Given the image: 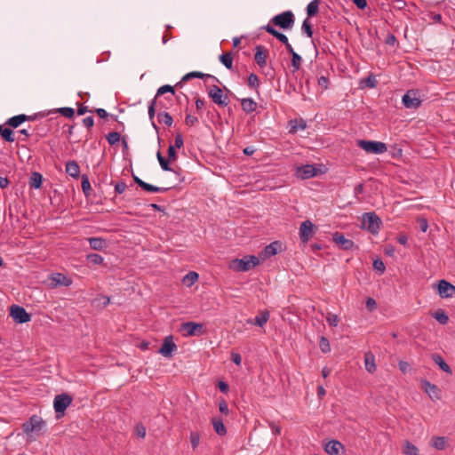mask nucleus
Returning a JSON list of instances; mask_svg holds the SVG:
<instances>
[{
	"mask_svg": "<svg viewBox=\"0 0 455 455\" xmlns=\"http://www.w3.org/2000/svg\"><path fill=\"white\" fill-rule=\"evenodd\" d=\"M167 92H170L172 96L175 94V90H174V87L172 86V85H169V84H165V85H163L161 86L157 92H156V95L155 98L158 99L160 96L167 93Z\"/></svg>",
	"mask_w": 455,
	"mask_h": 455,
	"instance_id": "43",
	"label": "nucleus"
},
{
	"mask_svg": "<svg viewBox=\"0 0 455 455\" xmlns=\"http://www.w3.org/2000/svg\"><path fill=\"white\" fill-rule=\"evenodd\" d=\"M447 444V440L443 436H433L431 439V445L437 450L445 449Z\"/></svg>",
	"mask_w": 455,
	"mask_h": 455,
	"instance_id": "32",
	"label": "nucleus"
},
{
	"mask_svg": "<svg viewBox=\"0 0 455 455\" xmlns=\"http://www.w3.org/2000/svg\"><path fill=\"white\" fill-rule=\"evenodd\" d=\"M241 106L243 110L246 113H251L257 108V103L250 98L243 99L241 100Z\"/></svg>",
	"mask_w": 455,
	"mask_h": 455,
	"instance_id": "27",
	"label": "nucleus"
},
{
	"mask_svg": "<svg viewBox=\"0 0 455 455\" xmlns=\"http://www.w3.org/2000/svg\"><path fill=\"white\" fill-rule=\"evenodd\" d=\"M120 138L121 136L117 132H111L106 136V139L110 145H115L120 140Z\"/></svg>",
	"mask_w": 455,
	"mask_h": 455,
	"instance_id": "51",
	"label": "nucleus"
},
{
	"mask_svg": "<svg viewBox=\"0 0 455 455\" xmlns=\"http://www.w3.org/2000/svg\"><path fill=\"white\" fill-rule=\"evenodd\" d=\"M135 432L136 435L140 438H144L146 436V427L142 424L136 425Z\"/></svg>",
	"mask_w": 455,
	"mask_h": 455,
	"instance_id": "56",
	"label": "nucleus"
},
{
	"mask_svg": "<svg viewBox=\"0 0 455 455\" xmlns=\"http://www.w3.org/2000/svg\"><path fill=\"white\" fill-rule=\"evenodd\" d=\"M357 146L365 152L371 154H383L387 150V145L380 141L360 140L357 141Z\"/></svg>",
	"mask_w": 455,
	"mask_h": 455,
	"instance_id": "4",
	"label": "nucleus"
},
{
	"mask_svg": "<svg viewBox=\"0 0 455 455\" xmlns=\"http://www.w3.org/2000/svg\"><path fill=\"white\" fill-rule=\"evenodd\" d=\"M326 322L329 323L330 326L336 327L339 324V316L335 314L328 313L326 315Z\"/></svg>",
	"mask_w": 455,
	"mask_h": 455,
	"instance_id": "52",
	"label": "nucleus"
},
{
	"mask_svg": "<svg viewBox=\"0 0 455 455\" xmlns=\"http://www.w3.org/2000/svg\"><path fill=\"white\" fill-rule=\"evenodd\" d=\"M290 126H291V132H296L299 130H304L306 128V123L304 120H291L290 121Z\"/></svg>",
	"mask_w": 455,
	"mask_h": 455,
	"instance_id": "39",
	"label": "nucleus"
},
{
	"mask_svg": "<svg viewBox=\"0 0 455 455\" xmlns=\"http://www.w3.org/2000/svg\"><path fill=\"white\" fill-rule=\"evenodd\" d=\"M291 54V66L293 68V72L299 69L301 63H302V58L300 55H299L297 52H294L292 49L291 52H288Z\"/></svg>",
	"mask_w": 455,
	"mask_h": 455,
	"instance_id": "38",
	"label": "nucleus"
},
{
	"mask_svg": "<svg viewBox=\"0 0 455 455\" xmlns=\"http://www.w3.org/2000/svg\"><path fill=\"white\" fill-rule=\"evenodd\" d=\"M81 186H82V189H83V192L85 195V196H89L92 188H91V183H90V180H89V178L87 175L82 176Z\"/></svg>",
	"mask_w": 455,
	"mask_h": 455,
	"instance_id": "46",
	"label": "nucleus"
},
{
	"mask_svg": "<svg viewBox=\"0 0 455 455\" xmlns=\"http://www.w3.org/2000/svg\"><path fill=\"white\" fill-rule=\"evenodd\" d=\"M373 267L375 270L383 273L385 271V265L383 261L379 259H377L373 261Z\"/></svg>",
	"mask_w": 455,
	"mask_h": 455,
	"instance_id": "57",
	"label": "nucleus"
},
{
	"mask_svg": "<svg viewBox=\"0 0 455 455\" xmlns=\"http://www.w3.org/2000/svg\"><path fill=\"white\" fill-rule=\"evenodd\" d=\"M168 157L170 161H174L177 159V153L175 151V148L172 145H170L168 148Z\"/></svg>",
	"mask_w": 455,
	"mask_h": 455,
	"instance_id": "62",
	"label": "nucleus"
},
{
	"mask_svg": "<svg viewBox=\"0 0 455 455\" xmlns=\"http://www.w3.org/2000/svg\"><path fill=\"white\" fill-rule=\"evenodd\" d=\"M317 83L320 87H322L323 90H326L329 85V79L326 76H322L318 78Z\"/></svg>",
	"mask_w": 455,
	"mask_h": 455,
	"instance_id": "59",
	"label": "nucleus"
},
{
	"mask_svg": "<svg viewBox=\"0 0 455 455\" xmlns=\"http://www.w3.org/2000/svg\"><path fill=\"white\" fill-rule=\"evenodd\" d=\"M269 319V313L268 311H263L257 316H255L253 322L249 321V323H253L255 325H258L259 327H262L267 323V322Z\"/></svg>",
	"mask_w": 455,
	"mask_h": 455,
	"instance_id": "31",
	"label": "nucleus"
},
{
	"mask_svg": "<svg viewBox=\"0 0 455 455\" xmlns=\"http://www.w3.org/2000/svg\"><path fill=\"white\" fill-rule=\"evenodd\" d=\"M431 357L432 360L440 367L441 370H443L444 372L448 374L452 373L451 367L449 366L448 363H445L441 355L433 354Z\"/></svg>",
	"mask_w": 455,
	"mask_h": 455,
	"instance_id": "24",
	"label": "nucleus"
},
{
	"mask_svg": "<svg viewBox=\"0 0 455 455\" xmlns=\"http://www.w3.org/2000/svg\"><path fill=\"white\" fill-rule=\"evenodd\" d=\"M268 57V50L262 45L256 47L255 61L260 67L264 68L267 66V59Z\"/></svg>",
	"mask_w": 455,
	"mask_h": 455,
	"instance_id": "18",
	"label": "nucleus"
},
{
	"mask_svg": "<svg viewBox=\"0 0 455 455\" xmlns=\"http://www.w3.org/2000/svg\"><path fill=\"white\" fill-rule=\"evenodd\" d=\"M248 85L251 88H258L259 85V77L254 73H251L248 77Z\"/></svg>",
	"mask_w": 455,
	"mask_h": 455,
	"instance_id": "55",
	"label": "nucleus"
},
{
	"mask_svg": "<svg viewBox=\"0 0 455 455\" xmlns=\"http://www.w3.org/2000/svg\"><path fill=\"white\" fill-rule=\"evenodd\" d=\"M44 427V421L38 416L33 415L29 421L23 424V430L28 434L30 432H38Z\"/></svg>",
	"mask_w": 455,
	"mask_h": 455,
	"instance_id": "11",
	"label": "nucleus"
},
{
	"mask_svg": "<svg viewBox=\"0 0 455 455\" xmlns=\"http://www.w3.org/2000/svg\"><path fill=\"white\" fill-rule=\"evenodd\" d=\"M299 173L302 179H309L316 174L315 168L311 164H307L299 169Z\"/></svg>",
	"mask_w": 455,
	"mask_h": 455,
	"instance_id": "25",
	"label": "nucleus"
},
{
	"mask_svg": "<svg viewBox=\"0 0 455 455\" xmlns=\"http://www.w3.org/2000/svg\"><path fill=\"white\" fill-rule=\"evenodd\" d=\"M332 240L342 250H350L354 247V242L346 238L341 233L335 232L332 235Z\"/></svg>",
	"mask_w": 455,
	"mask_h": 455,
	"instance_id": "17",
	"label": "nucleus"
},
{
	"mask_svg": "<svg viewBox=\"0 0 455 455\" xmlns=\"http://www.w3.org/2000/svg\"><path fill=\"white\" fill-rule=\"evenodd\" d=\"M403 452L406 455H418L419 449L411 442L405 441L403 447Z\"/></svg>",
	"mask_w": 455,
	"mask_h": 455,
	"instance_id": "34",
	"label": "nucleus"
},
{
	"mask_svg": "<svg viewBox=\"0 0 455 455\" xmlns=\"http://www.w3.org/2000/svg\"><path fill=\"white\" fill-rule=\"evenodd\" d=\"M177 350V346L173 342V337L172 335L166 336L164 339L163 345L158 350V353L163 356L170 358L172 354Z\"/></svg>",
	"mask_w": 455,
	"mask_h": 455,
	"instance_id": "10",
	"label": "nucleus"
},
{
	"mask_svg": "<svg viewBox=\"0 0 455 455\" xmlns=\"http://www.w3.org/2000/svg\"><path fill=\"white\" fill-rule=\"evenodd\" d=\"M157 159L163 170L172 171L169 165V162L161 155L160 152H157Z\"/></svg>",
	"mask_w": 455,
	"mask_h": 455,
	"instance_id": "54",
	"label": "nucleus"
},
{
	"mask_svg": "<svg viewBox=\"0 0 455 455\" xmlns=\"http://www.w3.org/2000/svg\"><path fill=\"white\" fill-rule=\"evenodd\" d=\"M280 249H281V243L277 241L273 242L265 247V249H264L265 256L272 257V256L275 255Z\"/></svg>",
	"mask_w": 455,
	"mask_h": 455,
	"instance_id": "28",
	"label": "nucleus"
},
{
	"mask_svg": "<svg viewBox=\"0 0 455 455\" xmlns=\"http://www.w3.org/2000/svg\"><path fill=\"white\" fill-rule=\"evenodd\" d=\"M421 384L424 391L432 400L441 399V390L436 385H434L426 379L421 380Z\"/></svg>",
	"mask_w": 455,
	"mask_h": 455,
	"instance_id": "16",
	"label": "nucleus"
},
{
	"mask_svg": "<svg viewBox=\"0 0 455 455\" xmlns=\"http://www.w3.org/2000/svg\"><path fill=\"white\" fill-rule=\"evenodd\" d=\"M315 227L310 220H305L300 224L299 238L302 243H307L313 236Z\"/></svg>",
	"mask_w": 455,
	"mask_h": 455,
	"instance_id": "13",
	"label": "nucleus"
},
{
	"mask_svg": "<svg viewBox=\"0 0 455 455\" xmlns=\"http://www.w3.org/2000/svg\"><path fill=\"white\" fill-rule=\"evenodd\" d=\"M301 30L304 34L307 35L308 37L313 36V28L312 24L308 18L305 19L302 22Z\"/></svg>",
	"mask_w": 455,
	"mask_h": 455,
	"instance_id": "42",
	"label": "nucleus"
},
{
	"mask_svg": "<svg viewBox=\"0 0 455 455\" xmlns=\"http://www.w3.org/2000/svg\"><path fill=\"white\" fill-rule=\"evenodd\" d=\"M212 423L213 425L215 432L219 435H225L227 434V429L220 418H213Z\"/></svg>",
	"mask_w": 455,
	"mask_h": 455,
	"instance_id": "30",
	"label": "nucleus"
},
{
	"mask_svg": "<svg viewBox=\"0 0 455 455\" xmlns=\"http://www.w3.org/2000/svg\"><path fill=\"white\" fill-rule=\"evenodd\" d=\"M181 330L185 331L184 336H200L206 332V330L203 323L195 322H187L181 324Z\"/></svg>",
	"mask_w": 455,
	"mask_h": 455,
	"instance_id": "6",
	"label": "nucleus"
},
{
	"mask_svg": "<svg viewBox=\"0 0 455 455\" xmlns=\"http://www.w3.org/2000/svg\"><path fill=\"white\" fill-rule=\"evenodd\" d=\"M380 225L381 220L374 212H366L363 215L362 227L371 234H378Z\"/></svg>",
	"mask_w": 455,
	"mask_h": 455,
	"instance_id": "3",
	"label": "nucleus"
},
{
	"mask_svg": "<svg viewBox=\"0 0 455 455\" xmlns=\"http://www.w3.org/2000/svg\"><path fill=\"white\" fill-rule=\"evenodd\" d=\"M185 123L189 126H194L198 123V118L191 115H187Z\"/></svg>",
	"mask_w": 455,
	"mask_h": 455,
	"instance_id": "58",
	"label": "nucleus"
},
{
	"mask_svg": "<svg viewBox=\"0 0 455 455\" xmlns=\"http://www.w3.org/2000/svg\"><path fill=\"white\" fill-rule=\"evenodd\" d=\"M72 284V280L67 277L62 273H52L47 279V285L51 289L57 288L58 286L68 287Z\"/></svg>",
	"mask_w": 455,
	"mask_h": 455,
	"instance_id": "5",
	"label": "nucleus"
},
{
	"mask_svg": "<svg viewBox=\"0 0 455 455\" xmlns=\"http://www.w3.org/2000/svg\"><path fill=\"white\" fill-rule=\"evenodd\" d=\"M352 2L356 5V7L360 10H365L367 7V0H352Z\"/></svg>",
	"mask_w": 455,
	"mask_h": 455,
	"instance_id": "63",
	"label": "nucleus"
},
{
	"mask_svg": "<svg viewBox=\"0 0 455 455\" xmlns=\"http://www.w3.org/2000/svg\"><path fill=\"white\" fill-rule=\"evenodd\" d=\"M319 12V2L318 0L311 1L307 6V14L308 17L316 15Z\"/></svg>",
	"mask_w": 455,
	"mask_h": 455,
	"instance_id": "36",
	"label": "nucleus"
},
{
	"mask_svg": "<svg viewBox=\"0 0 455 455\" xmlns=\"http://www.w3.org/2000/svg\"><path fill=\"white\" fill-rule=\"evenodd\" d=\"M376 301L375 299H373L372 298H368L366 299V307L370 310V311H372L373 309L376 308Z\"/></svg>",
	"mask_w": 455,
	"mask_h": 455,
	"instance_id": "64",
	"label": "nucleus"
},
{
	"mask_svg": "<svg viewBox=\"0 0 455 455\" xmlns=\"http://www.w3.org/2000/svg\"><path fill=\"white\" fill-rule=\"evenodd\" d=\"M189 439L193 450H196L200 443V434L198 432L192 431L190 433Z\"/></svg>",
	"mask_w": 455,
	"mask_h": 455,
	"instance_id": "48",
	"label": "nucleus"
},
{
	"mask_svg": "<svg viewBox=\"0 0 455 455\" xmlns=\"http://www.w3.org/2000/svg\"><path fill=\"white\" fill-rule=\"evenodd\" d=\"M11 316L18 323H27L30 321L31 318L30 315L25 310V308L18 305H12L11 307Z\"/></svg>",
	"mask_w": 455,
	"mask_h": 455,
	"instance_id": "9",
	"label": "nucleus"
},
{
	"mask_svg": "<svg viewBox=\"0 0 455 455\" xmlns=\"http://www.w3.org/2000/svg\"><path fill=\"white\" fill-rule=\"evenodd\" d=\"M88 242L91 249L95 251H103L108 248V242L101 237H90Z\"/></svg>",
	"mask_w": 455,
	"mask_h": 455,
	"instance_id": "21",
	"label": "nucleus"
},
{
	"mask_svg": "<svg viewBox=\"0 0 455 455\" xmlns=\"http://www.w3.org/2000/svg\"><path fill=\"white\" fill-rule=\"evenodd\" d=\"M184 145L183 137L180 133H177L175 136L174 148H180Z\"/></svg>",
	"mask_w": 455,
	"mask_h": 455,
	"instance_id": "61",
	"label": "nucleus"
},
{
	"mask_svg": "<svg viewBox=\"0 0 455 455\" xmlns=\"http://www.w3.org/2000/svg\"><path fill=\"white\" fill-rule=\"evenodd\" d=\"M259 264V259L256 256L247 255L242 259H233L229 264V267L236 272H246L252 269Z\"/></svg>",
	"mask_w": 455,
	"mask_h": 455,
	"instance_id": "1",
	"label": "nucleus"
},
{
	"mask_svg": "<svg viewBox=\"0 0 455 455\" xmlns=\"http://www.w3.org/2000/svg\"><path fill=\"white\" fill-rule=\"evenodd\" d=\"M319 347L323 353H329L331 351V345L327 338L322 336L319 341Z\"/></svg>",
	"mask_w": 455,
	"mask_h": 455,
	"instance_id": "50",
	"label": "nucleus"
},
{
	"mask_svg": "<svg viewBox=\"0 0 455 455\" xmlns=\"http://www.w3.org/2000/svg\"><path fill=\"white\" fill-rule=\"evenodd\" d=\"M72 397L68 394L57 395L53 400V408L57 413H64L71 404Z\"/></svg>",
	"mask_w": 455,
	"mask_h": 455,
	"instance_id": "8",
	"label": "nucleus"
},
{
	"mask_svg": "<svg viewBox=\"0 0 455 455\" xmlns=\"http://www.w3.org/2000/svg\"><path fill=\"white\" fill-rule=\"evenodd\" d=\"M66 172L72 178L77 179L80 175V167L78 164L72 160L66 164Z\"/></svg>",
	"mask_w": 455,
	"mask_h": 455,
	"instance_id": "23",
	"label": "nucleus"
},
{
	"mask_svg": "<svg viewBox=\"0 0 455 455\" xmlns=\"http://www.w3.org/2000/svg\"><path fill=\"white\" fill-rule=\"evenodd\" d=\"M220 61L229 70L233 68V56L231 52H224L220 56Z\"/></svg>",
	"mask_w": 455,
	"mask_h": 455,
	"instance_id": "33",
	"label": "nucleus"
},
{
	"mask_svg": "<svg viewBox=\"0 0 455 455\" xmlns=\"http://www.w3.org/2000/svg\"><path fill=\"white\" fill-rule=\"evenodd\" d=\"M198 279V274L196 272L188 273L182 279V282L188 287L192 286Z\"/></svg>",
	"mask_w": 455,
	"mask_h": 455,
	"instance_id": "35",
	"label": "nucleus"
},
{
	"mask_svg": "<svg viewBox=\"0 0 455 455\" xmlns=\"http://www.w3.org/2000/svg\"><path fill=\"white\" fill-rule=\"evenodd\" d=\"M434 318L441 324H446L449 321L448 315L443 310H438L434 314Z\"/></svg>",
	"mask_w": 455,
	"mask_h": 455,
	"instance_id": "47",
	"label": "nucleus"
},
{
	"mask_svg": "<svg viewBox=\"0 0 455 455\" xmlns=\"http://www.w3.org/2000/svg\"><path fill=\"white\" fill-rule=\"evenodd\" d=\"M56 112H59L60 114H61L63 116L65 117H68V118H71L73 117L74 114H75V110L74 108H68V107H65V108H60L58 109H56Z\"/></svg>",
	"mask_w": 455,
	"mask_h": 455,
	"instance_id": "53",
	"label": "nucleus"
},
{
	"mask_svg": "<svg viewBox=\"0 0 455 455\" xmlns=\"http://www.w3.org/2000/svg\"><path fill=\"white\" fill-rule=\"evenodd\" d=\"M294 14L291 11H286L282 13H279L275 16H274L270 20L269 24H274L275 26L279 27L280 28H283L284 30H290L292 28L294 25Z\"/></svg>",
	"mask_w": 455,
	"mask_h": 455,
	"instance_id": "2",
	"label": "nucleus"
},
{
	"mask_svg": "<svg viewBox=\"0 0 455 455\" xmlns=\"http://www.w3.org/2000/svg\"><path fill=\"white\" fill-rule=\"evenodd\" d=\"M403 103L407 108H417L419 107L421 100L418 96V92L414 90H409L403 96Z\"/></svg>",
	"mask_w": 455,
	"mask_h": 455,
	"instance_id": "12",
	"label": "nucleus"
},
{
	"mask_svg": "<svg viewBox=\"0 0 455 455\" xmlns=\"http://www.w3.org/2000/svg\"><path fill=\"white\" fill-rule=\"evenodd\" d=\"M158 121L164 124L167 126H172L173 119L172 116L167 112H161L158 114Z\"/></svg>",
	"mask_w": 455,
	"mask_h": 455,
	"instance_id": "41",
	"label": "nucleus"
},
{
	"mask_svg": "<svg viewBox=\"0 0 455 455\" xmlns=\"http://www.w3.org/2000/svg\"><path fill=\"white\" fill-rule=\"evenodd\" d=\"M43 176L41 173L37 172H32L30 179H29V186L33 188H39L42 185Z\"/></svg>",
	"mask_w": 455,
	"mask_h": 455,
	"instance_id": "29",
	"label": "nucleus"
},
{
	"mask_svg": "<svg viewBox=\"0 0 455 455\" xmlns=\"http://www.w3.org/2000/svg\"><path fill=\"white\" fill-rule=\"evenodd\" d=\"M86 259L88 262L93 264V265H100L103 263L104 259L102 256H100L98 253H90L86 256Z\"/></svg>",
	"mask_w": 455,
	"mask_h": 455,
	"instance_id": "45",
	"label": "nucleus"
},
{
	"mask_svg": "<svg viewBox=\"0 0 455 455\" xmlns=\"http://www.w3.org/2000/svg\"><path fill=\"white\" fill-rule=\"evenodd\" d=\"M378 84V81L372 74H371L365 79H363L360 83L361 87L375 88Z\"/></svg>",
	"mask_w": 455,
	"mask_h": 455,
	"instance_id": "37",
	"label": "nucleus"
},
{
	"mask_svg": "<svg viewBox=\"0 0 455 455\" xmlns=\"http://www.w3.org/2000/svg\"><path fill=\"white\" fill-rule=\"evenodd\" d=\"M262 28L266 32L278 39L280 42H282L285 45V48L288 52L292 51V46L289 43L288 37L284 34L277 31L271 24H267Z\"/></svg>",
	"mask_w": 455,
	"mask_h": 455,
	"instance_id": "14",
	"label": "nucleus"
},
{
	"mask_svg": "<svg viewBox=\"0 0 455 455\" xmlns=\"http://www.w3.org/2000/svg\"><path fill=\"white\" fill-rule=\"evenodd\" d=\"M364 363H365V369L370 373H372L376 371L375 357L372 353H371V352L365 353Z\"/></svg>",
	"mask_w": 455,
	"mask_h": 455,
	"instance_id": "26",
	"label": "nucleus"
},
{
	"mask_svg": "<svg viewBox=\"0 0 455 455\" xmlns=\"http://www.w3.org/2000/svg\"><path fill=\"white\" fill-rule=\"evenodd\" d=\"M1 136L7 142H13L15 140L14 133L10 128H4Z\"/></svg>",
	"mask_w": 455,
	"mask_h": 455,
	"instance_id": "49",
	"label": "nucleus"
},
{
	"mask_svg": "<svg viewBox=\"0 0 455 455\" xmlns=\"http://www.w3.org/2000/svg\"><path fill=\"white\" fill-rule=\"evenodd\" d=\"M142 189H144L147 192L158 193V192H166L169 190V188H160V187H156V186H154V185H151V184H148L146 182L143 185Z\"/></svg>",
	"mask_w": 455,
	"mask_h": 455,
	"instance_id": "44",
	"label": "nucleus"
},
{
	"mask_svg": "<svg viewBox=\"0 0 455 455\" xmlns=\"http://www.w3.org/2000/svg\"><path fill=\"white\" fill-rule=\"evenodd\" d=\"M33 117L30 116H26L24 114H21V115H18V116H14L11 118H9L7 121H6V124L12 127V128H17L18 126H20L23 122L25 121H28V120H32Z\"/></svg>",
	"mask_w": 455,
	"mask_h": 455,
	"instance_id": "22",
	"label": "nucleus"
},
{
	"mask_svg": "<svg viewBox=\"0 0 455 455\" xmlns=\"http://www.w3.org/2000/svg\"><path fill=\"white\" fill-rule=\"evenodd\" d=\"M324 450L330 455H342L344 447L340 442L331 440L326 443Z\"/></svg>",
	"mask_w": 455,
	"mask_h": 455,
	"instance_id": "20",
	"label": "nucleus"
},
{
	"mask_svg": "<svg viewBox=\"0 0 455 455\" xmlns=\"http://www.w3.org/2000/svg\"><path fill=\"white\" fill-rule=\"evenodd\" d=\"M157 104H158L157 99L155 98L154 100H151V102L148 105V117L151 121H153V119L155 117L156 108ZM152 124L155 129H157V126L156 125V124L154 122H152Z\"/></svg>",
	"mask_w": 455,
	"mask_h": 455,
	"instance_id": "40",
	"label": "nucleus"
},
{
	"mask_svg": "<svg viewBox=\"0 0 455 455\" xmlns=\"http://www.w3.org/2000/svg\"><path fill=\"white\" fill-rule=\"evenodd\" d=\"M208 95L214 103L220 106H227L228 104V95H225L222 90L217 85L209 87Z\"/></svg>",
	"mask_w": 455,
	"mask_h": 455,
	"instance_id": "7",
	"label": "nucleus"
},
{
	"mask_svg": "<svg viewBox=\"0 0 455 455\" xmlns=\"http://www.w3.org/2000/svg\"><path fill=\"white\" fill-rule=\"evenodd\" d=\"M191 78H201V79L210 78V79H212L213 81L219 82V79L212 75L204 74V73H202L199 71H193V72L186 74L182 77L181 81L176 84V86H179L180 84L188 81Z\"/></svg>",
	"mask_w": 455,
	"mask_h": 455,
	"instance_id": "19",
	"label": "nucleus"
},
{
	"mask_svg": "<svg viewBox=\"0 0 455 455\" xmlns=\"http://www.w3.org/2000/svg\"><path fill=\"white\" fill-rule=\"evenodd\" d=\"M127 186L124 181L117 182L115 186V191L117 194H122L125 191Z\"/></svg>",
	"mask_w": 455,
	"mask_h": 455,
	"instance_id": "60",
	"label": "nucleus"
},
{
	"mask_svg": "<svg viewBox=\"0 0 455 455\" xmlns=\"http://www.w3.org/2000/svg\"><path fill=\"white\" fill-rule=\"evenodd\" d=\"M438 294L441 298H452L455 296V286L443 279L438 283Z\"/></svg>",
	"mask_w": 455,
	"mask_h": 455,
	"instance_id": "15",
	"label": "nucleus"
}]
</instances>
